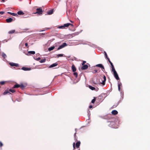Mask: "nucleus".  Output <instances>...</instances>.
<instances>
[{
    "label": "nucleus",
    "mask_w": 150,
    "mask_h": 150,
    "mask_svg": "<svg viewBox=\"0 0 150 150\" xmlns=\"http://www.w3.org/2000/svg\"><path fill=\"white\" fill-rule=\"evenodd\" d=\"M54 47H55L54 46H51L50 47L48 48V50L50 51H52L54 49Z\"/></svg>",
    "instance_id": "20"
},
{
    "label": "nucleus",
    "mask_w": 150,
    "mask_h": 150,
    "mask_svg": "<svg viewBox=\"0 0 150 150\" xmlns=\"http://www.w3.org/2000/svg\"><path fill=\"white\" fill-rule=\"evenodd\" d=\"M109 62L110 63V65L111 66H113L112 62L110 61H109Z\"/></svg>",
    "instance_id": "38"
},
{
    "label": "nucleus",
    "mask_w": 150,
    "mask_h": 150,
    "mask_svg": "<svg viewBox=\"0 0 150 150\" xmlns=\"http://www.w3.org/2000/svg\"><path fill=\"white\" fill-rule=\"evenodd\" d=\"M74 76H75V77L76 78H77L78 76V74L77 72H74L73 74Z\"/></svg>",
    "instance_id": "32"
},
{
    "label": "nucleus",
    "mask_w": 150,
    "mask_h": 150,
    "mask_svg": "<svg viewBox=\"0 0 150 150\" xmlns=\"http://www.w3.org/2000/svg\"><path fill=\"white\" fill-rule=\"evenodd\" d=\"M17 14L19 15H23L24 14V13L22 11H18Z\"/></svg>",
    "instance_id": "16"
},
{
    "label": "nucleus",
    "mask_w": 150,
    "mask_h": 150,
    "mask_svg": "<svg viewBox=\"0 0 150 150\" xmlns=\"http://www.w3.org/2000/svg\"><path fill=\"white\" fill-rule=\"evenodd\" d=\"M42 35H45L44 34H43V33H42Z\"/></svg>",
    "instance_id": "56"
},
{
    "label": "nucleus",
    "mask_w": 150,
    "mask_h": 150,
    "mask_svg": "<svg viewBox=\"0 0 150 150\" xmlns=\"http://www.w3.org/2000/svg\"><path fill=\"white\" fill-rule=\"evenodd\" d=\"M50 29V28H46V30H48V29Z\"/></svg>",
    "instance_id": "53"
},
{
    "label": "nucleus",
    "mask_w": 150,
    "mask_h": 150,
    "mask_svg": "<svg viewBox=\"0 0 150 150\" xmlns=\"http://www.w3.org/2000/svg\"><path fill=\"white\" fill-rule=\"evenodd\" d=\"M74 137H75V136H76V132H75L74 134Z\"/></svg>",
    "instance_id": "51"
},
{
    "label": "nucleus",
    "mask_w": 150,
    "mask_h": 150,
    "mask_svg": "<svg viewBox=\"0 0 150 150\" xmlns=\"http://www.w3.org/2000/svg\"><path fill=\"white\" fill-rule=\"evenodd\" d=\"M64 28V25H62V26H59L58 27V28Z\"/></svg>",
    "instance_id": "37"
},
{
    "label": "nucleus",
    "mask_w": 150,
    "mask_h": 150,
    "mask_svg": "<svg viewBox=\"0 0 150 150\" xmlns=\"http://www.w3.org/2000/svg\"><path fill=\"white\" fill-rule=\"evenodd\" d=\"M20 86V85L18 84H16L14 85L13 87V88H18Z\"/></svg>",
    "instance_id": "25"
},
{
    "label": "nucleus",
    "mask_w": 150,
    "mask_h": 150,
    "mask_svg": "<svg viewBox=\"0 0 150 150\" xmlns=\"http://www.w3.org/2000/svg\"><path fill=\"white\" fill-rule=\"evenodd\" d=\"M6 20V21L7 22L10 23L13 20V19L12 18H8Z\"/></svg>",
    "instance_id": "11"
},
{
    "label": "nucleus",
    "mask_w": 150,
    "mask_h": 150,
    "mask_svg": "<svg viewBox=\"0 0 150 150\" xmlns=\"http://www.w3.org/2000/svg\"><path fill=\"white\" fill-rule=\"evenodd\" d=\"M37 12L35 13L34 14L38 13L39 14H42V9L41 8H38L36 9Z\"/></svg>",
    "instance_id": "2"
},
{
    "label": "nucleus",
    "mask_w": 150,
    "mask_h": 150,
    "mask_svg": "<svg viewBox=\"0 0 150 150\" xmlns=\"http://www.w3.org/2000/svg\"><path fill=\"white\" fill-rule=\"evenodd\" d=\"M74 145H75V143H73V147L74 148H75V146H74Z\"/></svg>",
    "instance_id": "49"
},
{
    "label": "nucleus",
    "mask_w": 150,
    "mask_h": 150,
    "mask_svg": "<svg viewBox=\"0 0 150 150\" xmlns=\"http://www.w3.org/2000/svg\"><path fill=\"white\" fill-rule=\"evenodd\" d=\"M63 54H59L57 55V57H55L56 58H58L59 57H62L63 56Z\"/></svg>",
    "instance_id": "22"
},
{
    "label": "nucleus",
    "mask_w": 150,
    "mask_h": 150,
    "mask_svg": "<svg viewBox=\"0 0 150 150\" xmlns=\"http://www.w3.org/2000/svg\"><path fill=\"white\" fill-rule=\"evenodd\" d=\"M97 72V70H95L93 71V73H96Z\"/></svg>",
    "instance_id": "43"
},
{
    "label": "nucleus",
    "mask_w": 150,
    "mask_h": 150,
    "mask_svg": "<svg viewBox=\"0 0 150 150\" xmlns=\"http://www.w3.org/2000/svg\"><path fill=\"white\" fill-rule=\"evenodd\" d=\"M116 106L117 105H113V108H115Z\"/></svg>",
    "instance_id": "52"
},
{
    "label": "nucleus",
    "mask_w": 150,
    "mask_h": 150,
    "mask_svg": "<svg viewBox=\"0 0 150 150\" xmlns=\"http://www.w3.org/2000/svg\"><path fill=\"white\" fill-rule=\"evenodd\" d=\"M89 88L92 90H94L95 89V88L93 86H89Z\"/></svg>",
    "instance_id": "29"
},
{
    "label": "nucleus",
    "mask_w": 150,
    "mask_h": 150,
    "mask_svg": "<svg viewBox=\"0 0 150 150\" xmlns=\"http://www.w3.org/2000/svg\"><path fill=\"white\" fill-rule=\"evenodd\" d=\"M96 67H98L100 68H101L102 69H104V68L103 66V65L101 64H97L96 65Z\"/></svg>",
    "instance_id": "8"
},
{
    "label": "nucleus",
    "mask_w": 150,
    "mask_h": 150,
    "mask_svg": "<svg viewBox=\"0 0 150 150\" xmlns=\"http://www.w3.org/2000/svg\"><path fill=\"white\" fill-rule=\"evenodd\" d=\"M106 58L108 60V62L109 61H110L109 58L108 57H107V58Z\"/></svg>",
    "instance_id": "48"
},
{
    "label": "nucleus",
    "mask_w": 150,
    "mask_h": 150,
    "mask_svg": "<svg viewBox=\"0 0 150 150\" xmlns=\"http://www.w3.org/2000/svg\"><path fill=\"white\" fill-rule=\"evenodd\" d=\"M118 113L117 111L115 110H114L112 111V114L114 115H116Z\"/></svg>",
    "instance_id": "13"
},
{
    "label": "nucleus",
    "mask_w": 150,
    "mask_h": 150,
    "mask_svg": "<svg viewBox=\"0 0 150 150\" xmlns=\"http://www.w3.org/2000/svg\"><path fill=\"white\" fill-rule=\"evenodd\" d=\"M10 64L11 66H15L16 67H18L19 66V64L17 63H15L13 62H10L9 63Z\"/></svg>",
    "instance_id": "4"
},
{
    "label": "nucleus",
    "mask_w": 150,
    "mask_h": 150,
    "mask_svg": "<svg viewBox=\"0 0 150 150\" xmlns=\"http://www.w3.org/2000/svg\"><path fill=\"white\" fill-rule=\"evenodd\" d=\"M1 1H3V2H4L5 1V0H1Z\"/></svg>",
    "instance_id": "54"
},
{
    "label": "nucleus",
    "mask_w": 150,
    "mask_h": 150,
    "mask_svg": "<svg viewBox=\"0 0 150 150\" xmlns=\"http://www.w3.org/2000/svg\"><path fill=\"white\" fill-rule=\"evenodd\" d=\"M3 144L1 142H0V147H1L3 146Z\"/></svg>",
    "instance_id": "41"
},
{
    "label": "nucleus",
    "mask_w": 150,
    "mask_h": 150,
    "mask_svg": "<svg viewBox=\"0 0 150 150\" xmlns=\"http://www.w3.org/2000/svg\"><path fill=\"white\" fill-rule=\"evenodd\" d=\"M45 30H40L39 31L40 32H42V31H44Z\"/></svg>",
    "instance_id": "50"
},
{
    "label": "nucleus",
    "mask_w": 150,
    "mask_h": 150,
    "mask_svg": "<svg viewBox=\"0 0 150 150\" xmlns=\"http://www.w3.org/2000/svg\"><path fill=\"white\" fill-rule=\"evenodd\" d=\"M7 13H8V14H10L11 15H13V16H17V14L16 13H11V12H8Z\"/></svg>",
    "instance_id": "17"
},
{
    "label": "nucleus",
    "mask_w": 150,
    "mask_h": 150,
    "mask_svg": "<svg viewBox=\"0 0 150 150\" xmlns=\"http://www.w3.org/2000/svg\"><path fill=\"white\" fill-rule=\"evenodd\" d=\"M62 45V46H63L64 47L67 45L66 44V43L65 42L63 43Z\"/></svg>",
    "instance_id": "33"
},
{
    "label": "nucleus",
    "mask_w": 150,
    "mask_h": 150,
    "mask_svg": "<svg viewBox=\"0 0 150 150\" xmlns=\"http://www.w3.org/2000/svg\"><path fill=\"white\" fill-rule=\"evenodd\" d=\"M70 25H71L72 26L73 25L70 23H67L65 24L64 25V28L68 27Z\"/></svg>",
    "instance_id": "10"
},
{
    "label": "nucleus",
    "mask_w": 150,
    "mask_h": 150,
    "mask_svg": "<svg viewBox=\"0 0 150 150\" xmlns=\"http://www.w3.org/2000/svg\"><path fill=\"white\" fill-rule=\"evenodd\" d=\"M100 80L102 82H101L99 80V81L100 84H102L103 85H104L105 84V82L106 80V78L105 76H104L103 77L100 78Z\"/></svg>",
    "instance_id": "1"
},
{
    "label": "nucleus",
    "mask_w": 150,
    "mask_h": 150,
    "mask_svg": "<svg viewBox=\"0 0 150 150\" xmlns=\"http://www.w3.org/2000/svg\"><path fill=\"white\" fill-rule=\"evenodd\" d=\"M53 9L47 12V14L48 15H51L53 13Z\"/></svg>",
    "instance_id": "12"
},
{
    "label": "nucleus",
    "mask_w": 150,
    "mask_h": 150,
    "mask_svg": "<svg viewBox=\"0 0 150 150\" xmlns=\"http://www.w3.org/2000/svg\"><path fill=\"white\" fill-rule=\"evenodd\" d=\"M70 21V22H72V21Z\"/></svg>",
    "instance_id": "57"
},
{
    "label": "nucleus",
    "mask_w": 150,
    "mask_h": 150,
    "mask_svg": "<svg viewBox=\"0 0 150 150\" xmlns=\"http://www.w3.org/2000/svg\"><path fill=\"white\" fill-rule=\"evenodd\" d=\"M110 122V124H108L109 126L110 127H113V125L115 124V122L113 121V120L108 122Z\"/></svg>",
    "instance_id": "3"
},
{
    "label": "nucleus",
    "mask_w": 150,
    "mask_h": 150,
    "mask_svg": "<svg viewBox=\"0 0 150 150\" xmlns=\"http://www.w3.org/2000/svg\"><path fill=\"white\" fill-rule=\"evenodd\" d=\"M96 100V99L95 98H94L91 101V102L93 103H94L95 102Z\"/></svg>",
    "instance_id": "34"
},
{
    "label": "nucleus",
    "mask_w": 150,
    "mask_h": 150,
    "mask_svg": "<svg viewBox=\"0 0 150 150\" xmlns=\"http://www.w3.org/2000/svg\"><path fill=\"white\" fill-rule=\"evenodd\" d=\"M104 53H105V54L106 57L107 58V57H108L106 53V52H104Z\"/></svg>",
    "instance_id": "40"
},
{
    "label": "nucleus",
    "mask_w": 150,
    "mask_h": 150,
    "mask_svg": "<svg viewBox=\"0 0 150 150\" xmlns=\"http://www.w3.org/2000/svg\"><path fill=\"white\" fill-rule=\"evenodd\" d=\"M106 58L108 60V62L109 61H110L109 58L108 57H107V58Z\"/></svg>",
    "instance_id": "47"
},
{
    "label": "nucleus",
    "mask_w": 150,
    "mask_h": 150,
    "mask_svg": "<svg viewBox=\"0 0 150 150\" xmlns=\"http://www.w3.org/2000/svg\"><path fill=\"white\" fill-rule=\"evenodd\" d=\"M86 61H83V63L82 64V65H84V64L86 63Z\"/></svg>",
    "instance_id": "39"
},
{
    "label": "nucleus",
    "mask_w": 150,
    "mask_h": 150,
    "mask_svg": "<svg viewBox=\"0 0 150 150\" xmlns=\"http://www.w3.org/2000/svg\"><path fill=\"white\" fill-rule=\"evenodd\" d=\"M122 85V83L120 82H119L118 83V90L119 91H120V86Z\"/></svg>",
    "instance_id": "14"
},
{
    "label": "nucleus",
    "mask_w": 150,
    "mask_h": 150,
    "mask_svg": "<svg viewBox=\"0 0 150 150\" xmlns=\"http://www.w3.org/2000/svg\"><path fill=\"white\" fill-rule=\"evenodd\" d=\"M80 144V141L78 142L76 144V146L78 148L79 147Z\"/></svg>",
    "instance_id": "18"
},
{
    "label": "nucleus",
    "mask_w": 150,
    "mask_h": 150,
    "mask_svg": "<svg viewBox=\"0 0 150 150\" xmlns=\"http://www.w3.org/2000/svg\"><path fill=\"white\" fill-rule=\"evenodd\" d=\"M88 68V66L86 64L83 65L81 69L82 70H85Z\"/></svg>",
    "instance_id": "7"
},
{
    "label": "nucleus",
    "mask_w": 150,
    "mask_h": 150,
    "mask_svg": "<svg viewBox=\"0 0 150 150\" xmlns=\"http://www.w3.org/2000/svg\"><path fill=\"white\" fill-rule=\"evenodd\" d=\"M29 17V15L28 14H27L23 16V18H26L28 17Z\"/></svg>",
    "instance_id": "28"
},
{
    "label": "nucleus",
    "mask_w": 150,
    "mask_h": 150,
    "mask_svg": "<svg viewBox=\"0 0 150 150\" xmlns=\"http://www.w3.org/2000/svg\"><path fill=\"white\" fill-rule=\"evenodd\" d=\"M21 69L25 71H30L31 70V69L30 68H28L24 67H22Z\"/></svg>",
    "instance_id": "5"
},
{
    "label": "nucleus",
    "mask_w": 150,
    "mask_h": 150,
    "mask_svg": "<svg viewBox=\"0 0 150 150\" xmlns=\"http://www.w3.org/2000/svg\"><path fill=\"white\" fill-rule=\"evenodd\" d=\"M64 47L62 46V45H60L58 48L57 50H59L62 48H63Z\"/></svg>",
    "instance_id": "30"
},
{
    "label": "nucleus",
    "mask_w": 150,
    "mask_h": 150,
    "mask_svg": "<svg viewBox=\"0 0 150 150\" xmlns=\"http://www.w3.org/2000/svg\"><path fill=\"white\" fill-rule=\"evenodd\" d=\"M4 13V11H0V13L1 14H3Z\"/></svg>",
    "instance_id": "44"
},
{
    "label": "nucleus",
    "mask_w": 150,
    "mask_h": 150,
    "mask_svg": "<svg viewBox=\"0 0 150 150\" xmlns=\"http://www.w3.org/2000/svg\"><path fill=\"white\" fill-rule=\"evenodd\" d=\"M72 70L73 72H75L76 70V68L74 65L72 66Z\"/></svg>",
    "instance_id": "21"
},
{
    "label": "nucleus",
    "mask_w": 150,
    "mask_h": 150,
    "mask_svg": "<svg viewBox=\"0 0 150 150\" xmlns=\"http://www.w3.org/2000/svg\"><path fill=\"white\" fill-rule=\"evenodd\" d=\"M76 129H75V130L76 131Z\"/></svg>",
    "instance_id": "55"
},
{
    "label": "nucleus",
    "mask_w": 150,
    "mask_h": 150,
    "mask_svg": "<svg viewBox=\"0 0 150 150\" xmlns=\"http://www.w3.org/2000/svg\"><path fill=\"white\" fill-rule=\"evenodd\" d=\"M45 60H46V59H42L41 60H40V62L41 63H43L45 62Z\"/></svg>",
    "instance_id": "26"
},
{
    "label": "nucleus",
    "mask_w": 150,
    "mask_h": 150,
    "mask_svg": "<svg viewBox=\"0 0 150 150\" xmlns=\"http://www.w3.org/2000/svg\"><path fill=\"white\" fill-rule=\"evenodd\" d=\"M93 107V106L92 105H90L89 106V108H91Z\"/></svg>",
    "instance_id": "46"
},
{
    "label": "nucleus",
    "mask_w": 150,
    "mask_h": 150,
    "mask_svg": "<svg viewBox=\"0 0 150 150\" xmlns=\"http://www.w3.org/2000/svg\"><path fill=\"white\" fill-rule=\"evenodd\" d=\"M114 77L117 80H119L120 79L118 76V75L117 72L113 74Z\"/></svg>",
    "instance_id": "6"
},
{
    "label": "nucleus",
    "mask_w": 150,
    "mask_h": 150,
    "mask_svg": "<svg viewBox=\"0 0 150 150\" xmlns=\"http://www.w3.org/2000/svg\"><path fill=\"white\" fill-rule=\"evenodd\" d=\"M28 54H27L26 55H28L29 54H34L35 53V52L34 51H29L28 52Z\"/></svg>",
    "instance_id": "15"
},
{
    "label": "nucleus",
    "mask_w": 150,
    "mask_h": 150,
    "mask_svg": "<svg viewBox=\"0 0 150 150\" xmlns=\"http://www.w3.org/2000/svg\"><path fill=\"white\" fill-rule=\"evenodd\" d=\"M9 91L11 92L12 93H13L15 91L14 90L12 89H10L9 90Z\"/></svg>",
    "instance_id": "31"
},
{
    "label": "nucleus",
    "mask_w": 150,
    "mask_h": 150,
    "mask_svg": "<svg viewBox=\"0 0 150 150\" xmlns=\"http://www.w3.org/2000/svg\"><path fill=\"white\" fill-rule=\"evenodd\" d=\"M25 45L26 47H27L28 46V44L27 43H26L25 44Z\"/></svg>",
    "instance_id": "45"
},
{
    "label": "nucleus",
    "mask_w": 150,
    "mask_h": 150,
    "mask_svg": "<svg viewBox=\"0 0 150 150\" xmlns=\"http://www.w3.org/2000/svg\"><path fill=\"white\" fill-rule=\"evenodd\" d=\"M34 59L37 61H39L40 59V58L39 57L36 58H34Z\"/></svg>",
    "instance_id": "36"
},
{
    "label": "nucleus",
    "mask_w": 150,
    "mask_h": 150,
    "mask_svg": "<svg viewBox=\"0 0 150 150\" xmlns=\"http://www.w3.org/2000/svg\"><path fill=\"white\" fill-rule=\"evenodd\" d=\"M57 64H58L57 63H55L50 65L49 66V68H51L54 67H55L57 66Z\"/></svg>",
    "instance_id": "9"
},
{
    "label": "nucleus",
    "mask_w": 150,
    "mask_h": 150,
    "mask_svg": "<svg viewBox=\"0 0 150 150\" xmlns=\"http://www.w3.org/2000/svg\"><path fill=\"white\" fill-rule=\"evenodd\" d=\"M5 81H2L0 82V83L1 85H3L5 83Z\"/></svg>",
    "instance_id": "35"
},
{
    "label": "nucleus",
    "mask_w": 150,
    "mask_h": 150,
    "mask_svg": "<svg viewBox=\"0 0 150 150\" xmlns=\"http://www.w3.org/2000/svg\"><path fill=\"white\" fill-rule=\"evenodd\" d=\"M111 68H112V71L113 72V74L117 72L115 71V69L114 68L113 66H111Z\"/></svg>",
    "instance_id": "19"
},
{
    "label": "nucleus",
    "mask_w": 150,
    "mask_h": 150,
    "mask_svg": "<svg viewBox=\"0 0 150 150\" xmlns=\"http://www.w3.org/2000/svg\"><path fill=\"white\" fill-rule=\"evenodd\" d=\"M2 56L4 57V58H5L6 57V55L4 52H3L2 53Z\"/></svg>",
    "instance_id": "27"
},
{
    "label": "nucleus",
    "mask_w": 150,
    "mask_h": 150,
    "mask_svg": "<svg viewBox=\"0 0 150 150\" xmlns=\"http://www.w3.org/2000/svg\"><path fill=\"white\" fill-rule=\"evenodd\" d=\"M15 30H12L9 31L8 32L9 34H13L15 32Z\"/></svg>",
    "instance_id": "23"
},
{
    "label": "nucleus",
    "mask_w": 150,
    "mask_h": 150,
    "mask_svg": "<svg viewBox=\"0 0 150 150\" xmlns=\"http://www.w3.org/2000/svg\"><path fill=\"white\" fill-rule=\"evenodd\" d=\"M9 93L10 94H11V93H9V92L8 91V90H6L3 93V95H5L6 94H7V93Z\"/></svg>",
    "instance_id": "24"
},
{
    "label": "nucleus",
    "mask_w": 150,
    "mask_h": 150,
    "mask_svg": "<svg viewBox=\"0 0 150 150\" xmlns=\"http://www.w3.org/2000/svg\"><path fill=\"white\" fill-rule=\"evenodd\" d=\"M20 86H21V88H24V85H23V84H22Z\"/></svg>",
    "instance_id": "42"
}]
</instances>
